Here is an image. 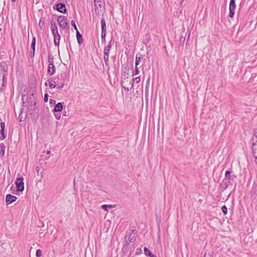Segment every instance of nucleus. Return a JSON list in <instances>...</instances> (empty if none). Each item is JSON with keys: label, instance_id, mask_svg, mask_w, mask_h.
<instances>
[{"label": "nucleus", "instance_id": "1", "mask_svg": "<svg viewBox=\"0 0 257 257\" xmlns=\"http://www.w3.org/2000/svg\"><path fill=\"white\" fill-rule=\"evenodd\" d=\"M51 30L54 37V45L56 46H59L61 36L58 33L57 26L54 22L52 21L51 23Z\"/></svg>", "mask_w": 257, "mask_h": 257}, {"label": "nucleus", "instance_id": "2", "mask_svg": "<svg viewBox=\"0 0 257 257\" xmlns=\"http://www.w3.org/2000/svg\"><path fill=\"white\" fill-rule=\"evenodd\" d=\"M133 232L134 230H130L129 232H126L124 237L125 244L124 245V247H130L136 240V235L135 233L133 234Z\"/></svg>", "mask_w": 257, "mask_h": 257}, {"label": "nucleus", "instance_id": "3", "mask_svg": "<svg viewBox=\"0 0 257 257\" xmlns=\"http://www.w3.org/2000/svg\"><path fill=\"white\" fill-rule=\"evenodd\" d=\"M58 22L59 26L63 29H67L68 26V20L63 16H59Z\"/></svg>", "mask_w": 257, "mask_h": 257}, {"label": "nucleus", "instance_id": "4", "mask_svg": "<svg viewBox=\"0 0 257 257\" xmlns=\"http://www.w3.org/2000/svg\"><path fill=\"white\" fill-rule=\"evenodd\" d=\"M24 178L23 177H20L16 179V188L17 191H23L24 189V183L23 182Z\"/></svg>", "mask_w": 257, "mask_h": 257}, {"label": "nucleus", "instance_id": "5", "mask_svg": "<svg viewBox=\"0 0 257 257\" xmlns=\"http://www.w3.org/2000/svg\"><path fill=\"white\" fill-rule=\"evenodd\" d=\"M236 8L235 5V0H230L229 3V17L230 18H233L234 15V12Z\"/></svg>", "mask_w": 257, "mask_h": 257}, {"label": "nucleus", "instance_id": "6", "mask_svg": "<svg viewBox=\"0 0 257 257\" xmlns=\"http://www.w3.org/2000/svg\"><path fill=\"white\" fill-rule=\"evenodd\" d=\"M17 198L15 196L12 195L11 194H7L6 198V201L7 204H10L13 203L16 200Z\"/></svg>", "mask_w": 257, "mask_h": 257}, {"label": "nucleus", "instance_id": "7", "mask_svg": "<svg viewBox=\"0 0 257 257\" xmlns=\"http://www.w3.org/2000/svg\"><path fill=\"white\" fill-rule=\"evenodd\" d=\"M56 10L62 13H65L66 12L65 5L62 3H60L56 5Z\"/></svg>", "mask_w": 257, "mask_h": 257}, {"label": "nucleus", "instance_id": "8", "mask_svg": "<svg viewBox=\"0 0 257 257\" xmlns=\"http://www.w3.org/2000/svg\"><path fill=\"white\" fill-rule=\"evenodd\" d=\"M252 151L253 156L255 158V162L257 164V144L252 143Z\"/></svg>", "mask_w": 257, "mask_h": 257}, {"label": "nucleus", "instance_id": "9", "mask_svg": "<svg viewBox=\"0 0 257 257\" xmlns=\"http://www.w3.org/2000/svg\"><path fill=\"white\" fill-rule=\"evenodd\" d=\"M63 102H59L55 105V107L53 109L54 112H60L63 109Z\"/></svg>", "mask_w": 257, "mask_h": 257}, {"label": "nucleus", "instance_id": "10", "mask_svg": "<svg viewBox=\"0 0 257 257\" xmlns=\"http://www.w3.org/2000/svg\"><path fill=\"white\" fill-rule=\"evenodd\" d=\"M56 72V68L54 65H49L47 72L50 75H53Z\"/></svg>", "mask_w": 257, "mask_h": 257}, {"label": "nucleus", "instance_id": "11", "mask_svg": "<svg viewBox=\"0 0 257 257\" xmlns=\"http://www.w3.org/2000/svg\"><path fill=\"white\" fill-rule=\"evenodd\" d=\"M230 184V180L227 179H223L221 185L224 188V189H226Z\"/></svg>", "mask_w": 257, "mask_h": 257}, {"label": "nucleus", "instance_id": "12", "mask_svg": "<svg viewBox=\"0 0 257 257\" xmlns=\"http://www.w3.org/2000/svg\"><path fill=\"white\" fill-rule=\"evenodd\" d=\"M48 85L50 88H54L56 87L57 81H55L52 79V78H50L48 80Z\"/></svg>", "mask_w": 257, "mask_h": 257}, {"label": "nucleus", "instance_id": "13", "mask_svg": "<svg viewBox=\"0 0 257 257\" xmlns=\"http://www.w3.org/2000/svg\"><path fill=\"white\" fill-rule=\"evenodd\" d=\"M6 147L4 144H0V158H3L5 154Z\"/></svg>", "mask_w": 257, "mask_h": 257}, {"label": "nucleus", "instance_id": "14", "mask_svg": "<svg viewBox=\"0 0 257 257\" xmlns=\"http://www.w3.org/2000/svg\"><path fill=\"white\" fill-rule=\"evenodd\" d=\"M101 32H106V23L104 18L101 20Z\"/></svg>", "mask_w": 257, "mask_h": 257}, {"label": "nucleus", "instance_id": "15", "mask_svg": "<svg viewBox=\"0 0 257 257\" xmlns=\"http://www.w3.org/2000/svg\"><path fill=\"white\" fill-rule=\"evenodd\" d=\"M76 37H77V39L78 44H82L83 42L82 36L81 35V34L79 33L78 30H77V32H76Z\"/></svg>", "mask_w": 257, "mask_h": 257}, {"label": "nucleus", "instance_id": "16", "mask_svg": "<svg viewBox=\"0 0 257 257\" xmlns=\"http://www.w3.org/2000/svg\"><path fill=\"white\" fill-rule=\"evenodd\" d=\"M144 252L145 254L149 257H156L154 254H153L151 251L147 247L144 248Z\"/></svg>", "mask_w": 257, "mask_h": 257}, {"label": "nucleus", "instance_id": "17", "mask_svg": "<svg viewBox=\"0 0 257 257\" xmlns=\"http://www.w3.org/2000/svg\"><path fill=\"white\" fill-rule=\"evenodd\" d=\"M141 61V54H137L136 56V66H138Z\"/></svg>", "mask_w": 257, "mask_h": 257}, {"label": "nucleus", "instance_id": "18", "mask_svg": "<svg viewBox=\"0 0 257 257\" xmlns=\"http://www.w3.org/2000/svg\"><path fill=\"white\" fill-rule=\"evenodd\" d=\"M252 143H254L257 144V129L255 130L254 132V134L252 137L251 139Z\"/></svg>", "mask_w": 257, "mask_h": 257}, {"label": "nucleus", "instance_id": "19", "mask_svg": "<svg viewBox=\"0 0 257 257\" xmlns=\"http://www.w3.org/2000/svg\"><path fill=\"white\" fill-rule=\"evenodd\" d=\"M48 61L49 63V65H54V58L51 53L49 54V55H48Z\"/></svg>", "mask_w": 257, "mask_h": 257}, {"label": "nucleus", "instance_id": "20", "mask_svg": "<svg viewBox=\"0 0 257 257\" xmlns=\"http://www.w3.org/2000/svg\"><path fill=\"white\" fill-rule=\"evenodd\" d=\"M231 172L229 170H227L225 172V177L224 179H227L228 180L231 179Z\"/></svg>", "mask_w": 257, "mask_h": 257}, {"label": "nucleus", "instance_id": "21", "mask_svg": "<svg viewBox=\"0 0 257 257\" xmlns=\"http://www.w3.org/2000/svg\"><path fill=\"white\" fill-rule=\"evenodd\" d=\"M112 47L107 45L104 48V55H109V51Z\"/></svg>", "mask_w": 257, "mask_h": 257}, {"label": "nucleus", "instance_id": "22", "mask_svg": "<svg viewBox=\"0 0 257 257\" xmlns=\"http://www.w3.org/2000/svg\"><path fill=\"white\" fill-rule=\"evenodd\" d=\"M103 0H94L95 7L98 9V7L101 8V5L100 3L102 2Z\"/></svg>", "mask_w": 257, "mask_h": 257}, {"label": "nucleus", "instance_id": "23", "mask_svg": "<svg viewBox=\"0 0 257 257\" xmlns=\"http://www.w3.org/2000/svg\"><path fill=\"white\" fill-rule=\"evenodd\" d=\"M113 206L112 205H103L101 206V208L105 211H108V208H112Z\"/></svg>", "mask_w": 257, "mask_h": 257}, {"label": "nucleus", "instance_id": "24", "mask_svg": "<svg viewBox=\"0 0 257 257\" xmlns=\"http://www.w3.org/2000/svg\"><path fill=\"white\" fill-rule=\"evenodd\" d=\"M130 86L129 87H125V86H123V87L125 90H126L127 91H129V90H131V89H132L134 87V83H133V80L130 82Z\"/></svg>", "mask_w": 257, "mask_h": 257}, {"label": "nucleus", "instance_id": "25", "mask_svg": "<svg viewBox=\"0 0 257 257\" xmlns=\"http://www.w3.org/2000/svg\"><path fill=\"white\" fill-rule=\"evenodd\" d=\"M35 45H36V38H35V37H33L32 42L31 43V47L32 48V50H34V51H35Z\"/></svg>", "mask_w": 257, "mask_h": 257}, {"label": "nucleus", "instance_id": "26", "mask_svg": "<svg viewBox=\"0 0 257 257\" xmlns=\"http://www.w3.org/2000/svg\"><path fill=\"white\" fill-rule=\"evenodd\" d=\"M64 82H58L57 81V84L56 88H58V89H62L64 87Z\"/></svg>", "mask_w": 257, "mask_h": 257}, {"label": "nucleus", "instance_id": "27", "mask_svg": "<svg viewBox=\"0 0 257 257\" xmlns=\"http://www.w3.org/2000/svg\"><path fill=\"white\" fill-rule=\"evenodd\" d=\"M108 58H109V55H104V62H105V64L106 65V66H108V62H109V60H108Z\"/></svg>", "mask_w": 257, "mask_h": 257}, {"label": "nucleus", "instance_id": "28", "mask_svg": "<svg viewBox=\"0 0 257 257\" xmlns=\"http://www.w3.org/2000/svg\"><path fill=\"white\" fill-rule=\"evenodd\" d=\"M6 138L4 130H1L0 132V140H3Z\"/></svg>", "mask_w": 257, "mask_h": 257}, {"label": "nucleus", "instance_id": "29", "mask_svg": "<svg viewBox=\"0 0 257 257\" xmlns=\"http://www.w3.org/2000/svg\"><path fill=\"white\" fill-rule=\"evenodd\" d=\"M106 32H101V40L102 43L105 42Z\"/></svg>", "mask_w": 257, "mask_h": 257}, {"label": "nucleus", "instance_id": "30", "mask_svg": "<svg viewBox=\"0 0 257 257\" xmlns=\"http://www.w3.org/2000/svg\"><path fill=\"white\" fill-rule=\"evenodd\" d=\"M221 210H222V211L223 212V213L224 214H227V207H226V206L225 205H223L221 207Z\"/></svg>", "mask_w": 257, "mask_h": 257}, {"label": "nucleus", "instance_id": "31", "mask_svg": "<svg viewBox=\"0 0 257 257\" xmlns=\"http://www.w3.org/2000/svg\"><path fill=\"white\" fill-rule=\"evenodd\" d=\"M141 79L140 77H136L134 79H133V83L134 82H136L137 83H138L140 82Z\"/></svg>", "mask_w": 257, "mask_h": 257}, {"label": "nucleus", "instance_id": "32", "mask_svg": "<svg viewBox=\"0 0 257 257\" xmlns=\"http://www.w3.org/2000/svg\"><path fill=\"white\" fill-rule=\"evenodd\" d=\"M139 73H140V71L139 70V68H138V66H135V70L134 72L133 75H137L139 74Z\"/></svg>", "mask_w": 257, "mask_h": 257}, {"label": "nucleus", "instance_id": "33", "mask_svg": "<svg viewBox=\"0 0 257 257\" xmlns=\"http://www.w3.org/2000/svg\"><path fill=\"white\" fill-rule=\"evenodd\" d=\"M42 255V251L40 249H37L36 252V255L37 257H40Z\"/></svg>", "mask_w": 257, "mask_h": 257}, {"label": "nucleus", "instance_id": "34", "mask_svg": "<svg viewBox=\"0 0 257 257\" xmlns=\"http://www.w3.org/2000/svg\"><path fill=\"white\" fill-rule=\"evenodd\" d=\"M55 116L57 119H60L61 117V114L60 112H55Z\"/></svg>", "mask_w": 257, "mask_h": 257}, {"label": "nucleus", "instance_id": "35", "mask_svg": "<svg viewBox=\"0 0 257 257\" xmlns=\"http://www.w3.org/2000/svg\"><path fill=\"white\" fill-rule=\"evenodd\" d=\"M71 23V25L73 27V28L75 29V30L77 31V30H77L76 25L75 24V21L74 20H72Z\"/></svg>", "mask_w": 257, "mask_h": 257}, {"label": "nucleus", "instance_id": "36", "mask_svg": "<svg viewBox=\"0 0 257 257\" xmlns=\"http://www.w3.org/2000/svg\"><path fill=\"white\" fill-rule=\"evenodd\" d=\"M113 44H114V41L113 40V38H111V39L109 41V43L107 45L112 47L113 46Z\"/></svg>", "mask_w": 257, "mask_h": 257}, {"label": "nucleus", "instance_id": "37", "mask_svg": "<svg viewBox=\"0 0 257 257\" xmlns=\"http://www.w3.org/2000/svg\"><path fill=\"white\" fill-rule=\"evenodd\" d=\"M1 130H4L5 131V122H1Z\"/></svg>", "mask_w": 257, "mask_h": 257}, {"label": "nucleus", "instance_id": "38", "mask_svg": "<svg viewBox=\"0 0 257 257\" xmlns=\"http://www.w3.org/2000/svg\"><path fill=\"white\" fill-rule=\"evenodd\" d=\"M45 102H47L48 100V94L47 93H45L44 95V98Z\"/></svg>", "mask_w": 257, "mask_h": 257}, {"label": "nucleus", "instance_id": "39", "mask_svg": "<svg viewBox=\"0 0 257 257\" xmlns=\"http://www.w3.org/2000/svg\"><path fill=\"white\" fill-rule=\"evenodd\" d=\"M19 121L22 122L25 120V117L23 119V117L21 115V114H20L19 116Z\"/></svg>", "mask_w": 257, "mask_h": 257}, {"label": "nucleus", "instance_id": "40", "mask_svg": "<svg viewBox=\"0 0 257 257\" xmlns=\"http://www.w3.org/2000/svg\"><path fill=\"white\" fill-rule=\"evenodd\" d=\"M5 66H6L5 63H2L1 64L0 68L2 69H3V70H4V71L5 70V67H4Z\"/></svg>", "mask_w": 257, "mask_h": 257}, {"label": "nucleus", "instance_id": "41", "mask_svg": "<svg viewBox=\"0 0 257 257\" xmlns=\"http://www.w3.org/2000/svg\"><path fill=\"white\" fill-rule=\"evenodd\" d=\"M55 102H56V101L53 99H50V103L51 104H55Z\"/></svg>", "mask_w": 257, "mask_h": 257}, {"label": "nucleus", "instance_id": "42", "mask_svg": "<svg viewBox=\"0 0 257 257\" xmlns=\"http://www.w3.org/2000/svg\"><path fill=\"white\" fill-rule=\"evenodd\" d=\"M204 257H212V255L210 254H204Z\"/></svg>", "mask_w": 257, "mask_h": 257}, {"label": "nucleus", "instance_id": "43", "mask_svg": "<svg viewBox=\"0 0 257 257\" xmlns=\"http://www.w3.org/2000/svg\"><path fill=\"white\" fill-rule=\"evenodd\" d=\"M31 54L32 55V57H34L35 55V51L33 50L32 52H31Z\"/></svg>", "mask_w": 257, "mask_h": 257}, {"label": "nucleus", "instance_id": "44", "mask_svg": "<svg viewBox=\"0 0 257 257\" xmlns=\"http://www.w3.org/2000/svg\"><path fill=\"white\" fill-rule=\"evenodd\" d=\"M47 154H50V151H47Z\"/></svg>", "mask_w": 257, "mask_h": 257}, {"label": "nucleus", "instance_id": "45", "mask_svg": "<svg viewBox=\"0 0 257 257\" xmlns=\"http://www.w3.org/2000/svg\"><path fill=\"white\" fill-rule=\"evenodd\" d=\"M3 80H4V79H5V74H3Z\"/></svg>", "mask_w": 257, "mask_h": 257}, {"label": "nucleus", "instance_id": "46", "mask_svg": "<svg viewBox=\"0 0 257 257\" xmlns=\"http://www.w3.org/2000/svg\"><path fill=\"white\" fill-rule=\"evenodd\" d=\"M12 2H16V0H12Z\"/></svg>", "mask_w": 257, "mask_h": 257}, {"label": "nucleus", "instance_id": "47", "mask_svg": "<svg viewBox=\"0 0 257 257\" xmlns=\"http://www.w3.org/2000/svg\"><path fill=\"white\" fill-rule=\"evenodd\" d=\"M47 85H48V84H47V82H46V83H45V85H46V86H47Z\"/></svg>", "mask_w": 257, "mask_h": 257}, {"label": "nucleus", "instance_id": "48", "mask_svg": "<svg viewBox=\"0 0 257 257\" xmlns=\"http://www.w3.org/2000/svg\"><path fill=\"white\" fill-rule=\"evenodd\" d=\"M39 23H42V22H41V21L39 22Z\"/></svg>", "mask_w": 257, "mask_h": 257}, {"label": "nucleus", "instance_id": "49", "mask_svg": "<svg viewBox=\"0 0 257 257\" xmlns=\"http://www.w3.org/2000/svg\"><path fill=\"white\" fill-rule=\"evenodd\" d=\"M39 23H42V22H41V21L39 22Z\"/></svg>", "mask_w": 257, "mask_h": 257}]
</instances>
